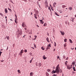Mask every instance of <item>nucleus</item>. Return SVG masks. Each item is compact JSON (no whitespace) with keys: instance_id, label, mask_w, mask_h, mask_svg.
I'll list each match as a JSON object with an SVG mask.
<instances>
[{"instance_id":"nucleus-44","label":"nucleus","mask_w":76,"mask_h":76,"mask_svg":"<svg viewBox=\"0 0 76 76\" xmlns=\"http://www.w3.org/2000/svg\"><path fill=\"white\" fill-rule=\"evenodd\" d=\"M10 1L11 2V3H12L13 4V1H12V0H11V1Z\"/></svg>"},{"instance_id":"nucleus-2","label":"nucleus","mask_w":76,"mask_h":76,"mask_svg":"<svg viewBox=\"0 0 76 76\" xmlns=\"http://www.w3.org/2000/svg\"><path fill=\"white\" fill-rule=\"evenodd\" d=\"M45 4L46 7H48V3H47V1H45Z\"/></svg>"},{"instance_id":"nucleus-51","label":"nucleus","mask_w":76,"mask_h":76,"mask_svg":"<svg viewBox=\"0 0 76 76\" xmlns=\"http://www.w3.org/2000/svg\"><path fill=\"white\" fill-rule=\"evenodd\" d=\"M37 5H38V6H39V4L38 3H37Z\"/></svg>"},{"instance_id":"nucleus-59","label":"nucleus","mask_w":76,"mask_h":76,"mask_svg":"<svg viewBox=\"0 0 76 76\" xmlns=\"http://www.w3.org/2000/svg\"><path fill=\"white\" fill-rule=\"evenodd\" d=\"M36 16H37V12H36Z\"/></svg>"},{"instance_id":"nucleus-50","label":"nucleus","mask_w":76,"mask_h":76,"mask_svg":"<svg viewBox=\"0 0 76 76\" xmlns=\"http://www.w3.org/2000/svg\"><path fill=\"white\" fill-rule=\"evenodd\" d=\"M8 48H9V47H7V49L6 50H8Z\"/></svg>"},{"instance_id":"nucleus-9","label":"nucleus","mask_w":76,"mask_h":76,"mask_svg":"<svg viewBox=\"0 0 76 76\" xmlns=\"http://www.w3.org/2000/svg\"><path fill=\"white\" fill-rule=\"evenodd\" d=\"M5 12L6 13H7V8H6L5 9Z\"/></svg>"},{"instance_id":"nucleus-52","label":"nucleus","mask_w":76,"mask_h":76,"mask_svg":"<svg viewBox=\"0 0 76 76\" xmlns=\"http://www.w3.org/2000/svg\"><path fill=\"white\" fill-rule=\"evenodd\" d=\"M18 73H19V69L18 70Z\"/></svg>"},{"instance_id":"nucleus-1","label":"nucleus","mask_w":76,"mask_h":76,"mask_svg":"<svg viewBox=\"0 0 76 76\" xmlns=\"http://www.w3.org/2000/svg\"><path fill=\"white\" fill-rule=\"evenodd\" d=\"M60 69L59 64H58L56 67L55 71L53 70L51 73L52 74H54V73H56L57 74H58L60 73Z\"/></svg>"},{"instance_id":"nucleus-24","label":"nucleus","mask_w":76,"mask_h":76,"mask_svg":"<svg viewBox=\"0 0 76 76\" xmlns=\"http://www.w3.org/2000/svg\"><path fill=\"white\" fill-rule=\"evenodd\" d=\"M41 48L42 50H45V48H43V47H42Z\"/></svg>"},{"instance_id":"nucleus-11","label":"nucleus","mask_w":76,"mask_h":76,"mask_svg":"<svg viewBox=\"0 0 76 76\" xmlns=\"http://www.w3.org/2000/svg\"><path fill=\"white\" fill-rule=\"evenodd\" d=\"M46 76H49V74L48 72H46Z\"/></svg>"},{"instance_id":"nucleus-6","label":"nucleus","mask_w":76,"mask_h":76,"mask_svg":"<svg viewBox=\"0 0 76 76\" xmlns=\"http://www.w3.org/2000/svg\"><path fill=\"white\" fill-rule=\"evenodd\" d=\"M43 58L44 59V60H45V59H47V57H45V55H44L43 56Z\"/></svg>"},{"instance_id":"nucleus-22","label":"nucleus","mask_w":76,"mask_h":76,"mask_svg":"<svg viewBox=\"0 0 76 76\" xmlns=\"http://www.w3.org/2000/svg\"><path fill=\"white\" fill-rule=\"evenodd\" d=\"M69 41L70 42V43H73V42H72V40L71 39H69Z\"/></svg>"},{"instance_id":"nucleus-26","label":"nucleus","mask_w":76,"mask_h":76,"mask_svg":"<svg viewBox=\"0 0 76 76\" xmlns=\"http://www.w3.org/2000/svg\"><path fill=\"white\" fill-rule=\"evenodd\" d=\"M67 22H68V21L67 20H66L65 22V24L66 25H67Z\"/></svg>"},{"instance_id":"nucleus-8","label":"nucleus","mask_w":76,"mask_h":76,"mask_svg":"<svg viewBox=\"0 0 76 76\" xmlns=\"http://www.w3.org/2000/svg\"><path fill=\"white\" fill-rule=\"evenodd\" d=\"M67 69L69 70L70 69H72V67H70V66H67Z\"/></svg>"},{"instance_id":"nucleus-39","label":"nucleus","mask_w":76,"mask_h":76,"mask_svg":"<svg viewBox=\"0 0 76 76\" xmlns=\"http://www.w3.org/2000/svg\"><path fill=\"white\" fill-rule=\"evenodd\" d=\"M0 15H1V16H3V14H2V13H0Z\"/></svg>"},{"instance_id":"nucleus-4","label":"nucleus","mask_w":76,"mask_h":76,"mask_svg":"<svg viewBox=\"0 0 76 76\" xmlns=\"http://www.w3.org/2000/svg\"><path fill=\"white\" fill-rule=\"evenodd\" d=\"M60 32L61 33V34L62 35H64V32H63V31H60Z\"/></svg>"},{"instance_id":"nucleus-16","label":"nucleus","mask_w":76,"mask_h":76,"mask_svg":"<svg viewBox=\"0 0 76 76\" xmlns=\"http://www.w3.org/2000/svg\"><path fill=\"white\" fill-rule=\"evenodd\" d=\"M38 66L39 67H40V66H41V63H39L38 64Z\"/></svg>"},{"instance_id":"nucleus-64","label":"nucleus","mask_w":76,"mask_h":76,"mask_svg":"<svg viewBox=\"0 0 76 76\" xmlns=\"http://www.w3.org/2000/svg\"><path fill=\"white\" fill-rule=\"evenodd\" d=\"M37 16H38V17H39V15H37Z\"/></svg>"},{"instance_id":"nucleus-47","label":"nucleus","mask_w":76,"mask_h":76,"mask_svg":"<svg viewBox=\"0 0 76 76\" xmlns=\"http://www.w3.org/2000/svg\"><path fill=\"white\" fill-rule=\"evenodd\" d=\"M60 58V57L58 56H57V58Z\"/></svg>"},{"instance_id":"nucleus-46","label":"nucleus","mask_w":76,"mask_h":76,"mask_svg":"<svg viewBox=\"0 0 76 76\" xmlns=\"http://www.w3.org/2000/svg\"><path fill=\"white\" fill-rule=\"evenodd\" d=\"M20 56H22V53H20Z\"/></svg>"},{"instance_id":"nucleus-20","label":"nucleus","mask_w":76,"mask_h":76,"mask_svg":"<svg viewBox=\"0 0 76 76\" xmlns=\"http://www.w3.org/2000/svg\"><path fill=\"white\" fill-rule=\"evenodd\" d=\"M47 23H45L43 25L44 26H47Z\"/></svg>"},{"instance_id":"nucleus-48","label":"nucleus","mask_w":76,"mask_h":76,"mask_svg":"<svg viewBox=\"0 0 76 76\" xmlns=\"http://www.w3.org/2000/svg\"><path fill=\"white\" fill-rule=\"evenodd\" d=\"M67 23L68 24V25H69V22H68Z\"/></svg>"},{"instance_id":"nucleus-27","label":"nucleus","mask_w":76,"mask_h":76,"mask_svg":"<svg viewBox=\"0 0 76 76\" xmlns=\"http://www.w3.org/2000/svg\"><path fill=\"white\" fill-rule=\"evenodd\" d=\"M48 47H51V44H50V45H48Z\"/></svg>"},{"instance_id":"nucleus-13","label":"nucleus","mask_w":76,"mask_h":76,"mask_svg":"<svg viewBox=\"0 0 76 76\" xmlns=\"http://www.w3.org/2000/svg\"><path fill=\"white\" fill-rule=\"evenodd\" d=\"M69 10H72V7H70L69 8Z\"/></svg>"},{"instance_id":"nucleus-36","label":"nucleus","mask_w":76,"mask_h":76,"mask_svg":"<svg viewBox=\"0 0 76 76\" xmlns=\"http://www.w3.org/2000/svg\"><path fill=\"white\" fill-rule=\"evenodd\" d=\"M32 62V60H31L30 61V63H31Z\"/></svg>"},{"instance_id":"nucleus-17","label":"nucleus","mask_w":76,"mask_h":76,"mask_svg":"<svg viewBox=\"0 0 76 76\" xmlns=\"http://www.w3.org/2000/svg\"><path fill=\"white\" fill-rule=\"evenodd\" d=\"M55 14L57 16H59V15H58V14L56 12H55Z\"/></svg>"},{"instance_id":"nucleus-30","label":"nucleus","mask_w":76,"mask_h":76,"mask_svg":"<svg viewBox=\"0 0 76 76\" xmlns=\"http://www.w3.org/2000/svg\"><path fill=\"white\" fill-rule=\"evenodd\" d=\"M47 71L48 72H50V69H47Z\"/></svg>"},{"instance_id":"nucleus-58","label":"nucleus","mask_w":76,"mask_h":76,"mask_svg":"<svg viewBox=\"0 0 76 76\" xmlns=\"http://www.w3.org/2000/svg\"><path fill=\"white\" fill-rule=\"evenodd\" d=\"M55 50H56V49H55L53 50V51H55Z\"/></svg>"},{"instance_id":"nucleus-28","label":"nucleus","mask_w":76,"mask_h":76,"mask_svg":"<svg viewBox=\"0 0 76 76\" xmlns=\"http://www.w3.org/2000/svg\"><path fill=\"white\" fill-rule=\"evenodd\" d=\"M67 39H64V42H67Z\"/></svg>"},{"instance_id":"nucleus-42","label":"nucleus","mask_w":76,"mask_h":76,"mask_svg":"<svg viewBox=\"0 0 76 76\" xmlns=\"http://www.w3.org/2000/svg\"><path fill=\"white\" fill-rule=\"evenodd\" d=\"M49 47H48V46L47 47V49H49Z\"/></svg>"},{"instance_id":"nucleus-3","label":"nucleus","mask_w":76,"mask_h":76,"mask_svg":"<svg viewBox=\"0 0 76 76\" xmlns=\"http://www.w3.org/2000/svg\"><path fill=\"white\" fill-rule=\"evenodd\" d=\"M22 26H23V27H26V25H25V24L24 22H23V23Z\"/></svg>"},{"instance_id":"nucleus-14","label":"nucleus","mask_w":76,"mask_h":76,"mask_svg":"<svg viewBox=\"0 0 76 76\" xmlns=\"http://www.w3.org/2000/svg\"><path fill=\"white\" fill-rule=\"evenodd\" d=\"M75 62H73L72 63V65H73V66H75Z\"/></svg>"},{"instance_id":"nucleus-18","label":"nucleus","mask_w":76,"mask_h":76,"mask_svg":"<svg viewBox=\"0 0 76 76\" xmlns=\"http://www.w3.org/2000/svg\"><path fill=\"white\" fill-rule=\"evenodd\" d=\"M20 35H22V30H20Z\"/></svg>"},{"instance_id":"nucleus-33","label":"nucleus","mask_w":76,"mask_h":76,"mask_svg":"<svg viewBox=\"0 0 76 76\" xmlns=\"http://www.w3.org/2000/svg\"><path fill=\"white\" fill-rule=\"evenodd\" d=\"M24 52H25L26 53L27 52V50L25 49L24 50Z\"/></svg>"},{"instance_id":"nucleus-12","label":"nucleus","mask_w":76,"mask_h":76,"mask_svg":"<svg viewBox=\"0 0 76 76\" xmlns=\"http://www.w3.org/2000/svg\"><path fill=\"white\" fill-rule=\"evenodd\" d=\"M6 38L8 40H9V36H6Z\"/></svg>"},{"instance_id":"nucleus-40","label":"nucleus","mask_w":76,"mask_h":76,"mask_svg":"<svg viewBox=\"0 0 76 76\" xmlns=\"http://www.w3.org/2000/svg\"><path fill=\"white\" fill-rule=\"evenodd\" d=\"M34 47H35V48H37V47H36V45H35V44H34Z\"/></svg>"},{"instance_id":"nucleus-15","label":"nucleus","mask_w":76,"mask_h":76,"mask_svg":"<svg viewBox=\"0 0 76 76\" xmlns=\"http://www.w3.org/2000/svg\"><path fill=\"white\" fill-rule=\"evenodd\" d=\"M54 4H56V3L55 2V3H54V4H53V7H56V5H54Z\"/></svg>"},{"instance_id":"nucleus-43","label":"nucleus","mask_w":76,"mask_h":76,"mask_svg":"<svg viewBox=\"0 0 76 76\" xmlns=\"http://www.w3.org/2000/svg\"><path fill=\"white\" fill-rule=\"evenodd\" d=\"M34 37H35V38L36 39L37 37V36H34Z\"/></svg>"},{"instance_id":"nucleus-25","label":"nucleus","mask_w":76,"mask_h":76,"mask_svg":"<svg viewBox=\"0 0 76 76\" xmlns=\"http://www.w3.org/2000/svg\"><path fill=\"white\" fill-rule=\"evenodd\" d=\"M73 69L74 70V71L75 72L76 71V69H75V67H73Z\"/></svg>"},{"instance_id":"nucleus-60","label":"nucleus","mask_w":76,"mask_h":76,"mask_svg":"<svg viewBox=\"0 0 76 76\" xmlns=\"http://www.w3.org/2000/svg\"><path fill=\"white\" fill-rule=\"evenodd\" d=\"M5 19H7V16L5 17Z\"/></svg>"},{"instance_id":"nucleus-62","label":"nucleus","mask_w":76,"mask_h":76,"mask_svg":"<svg viewBox=\"0 0 76 76\" xmlns=\"http://www.w3.org/2000/svg\"><path fill=\"white\" fill-rule=\"evenodd\" d=\"M26 35H25V36H24L23 37V38H24V37H25V36H26Z\"/></svg>"},{"instance_id":"nucleus-56","label":"nucleus","mask_w":76,"mask_h":76,"mask_svg":"<svg viewBox=\"0 0 76 76\" xmlns=\"http://www.w3.org/2000/svg\"><path fill=\"white\" fill-rule=\"evenodd\" d=\"M31 48H33V49H34V48H33V47H31Z\"/></svg>"},{"instance_id":"nucleus-38","label":"nucleus","mask_w":76,"mask_h":76,"mask_svg":"<svg viewBox=\"0 0 76 76\" xmlns=\"http://www.w3.org/2000/svg\"><path fill=\"white\" fill-rule=\"evenodd\" d=\"M34 17H35V19H37V16H36V15H35L34 16Z\"/></svg>"},{"instance_id":"nucleus-54","label":"nucleus","mask_w":76,"mask_h":76,"mask_svg":"<svg viewBox=\"0 0 76 76\" xmlns=\"http://www.w3.org/2000/svg\"><path fill=\"white\" fill-rule=\"evenodd\" d=\"M37 26L38 28H39V26H38V25H37Z\"/></svg>"},{"instance_id":"nucleus-32","label":"nucleus","mask_w":76,"mask_h":76,"mask_svg":"<svg viewBox=\"0 0 76 76\" xmlns=\"http://www.w3.org/2000/svg\"><path fill=\"white\" fill-rule=\"evenodd\" d=\"M8 10L10 11V12H11V11H12V10H11V9H10V8H8Z\"/></svg>"},{"instance_id":"nucleus-53","label":"nucleus","mask_w":76,"mask_h":76,"mask_svg":"<svg viewBox=\"0 0 76 76\" xmlns=\"http://www.w3.org/2000/svg\"><path fill=\"white\" fill-rule=\"evenodd\" d=\"M66 60H68V58H66Z\"/></svg>"},{"instance_id":"nucleus-61","label":"nucleus","mask_w":76,"mask_h":76,"mask_svg":"<svg viewBox=\"0 0 76 76\" xmlns=\"http://www.w3.org/2000/svg\"><path fill=\"white\" fill-rule=\"evenodd\" d=\"M1 61V62H3V61Z\"/></svg>"},{"instance_id":"nucleus-31","label":"nucleus","mask_w":76,"mask_h":76,"mask_svg":"<svg viewBox=\"0 0 76 76\" xmlns=\"http://www.w3.org/2000/svg\"><path fill=\"white\" fill-rule=\"evenodd\" d=\"M65 64L66 65V64H67V61H66L65 62Z\"/></svg>"},{"instance_id":"nucleus-37","label":"nucleus","mask_w":76,"mask_h":76,"mask_svg":"<svg viewBox=\"0 0 76 76\" xmlns=\"http://www.w3.org/2000/svg\"><path fill=\"white\" fill-rule=\"evenodd\" d=\"M2 52H0V56H1V53H2Z\"/></svg>"},{"instance_id":"nucleus-19","label":"nucleus","mask_w":76,"mask_h":76,"mask_svg":"<svg viewBox=\"0 0 76 76\" xmlns=\"http://www.w3.org/2000/svg\"><path fill=\"white\" fill-rule=\"evenodd\" d=\"M23 51H24L23 50H21L20 52L21 54H22V53H23Z\"/></svg>"},{"instance_id":"nucleus-55","label":"nucleus","mask_w":76,"mask_h":76,"mask_svg":"<svg viewBox=\"0 0 76 76\" xmlns=\"http://www.w3.org/2000/svg\"><path fill=\"white\" fill-rule=\"evenodd\" d=\"M31 15H32V12H31Z\"/></svg>"},{"instance_id":"nucleus-10","label":"nucleus","mask_w":76,"mask_h":76,"mask_svg":"<svg viewBox=\"0 0 76 76\" xmlns=\"http://www.w3.org/2000/svg\"><path fill=\"white\" fill-rule=\"evenodd\" d=\"M46 40L48 42H50V41H49V39H48V37H47L46 38Z\"/></svg>"},{"instance_id":"nucleus-34","label":"nucleus","mask_w":76,"mask_h":76,"mask_svg":"<svg viewBox=\"0 0 76 76\" xmlns=\"http://www.w3.org/2000/svg\"><path fill=\"white\" fill-rule=\"evenodd\" d=\"M55 45V47H56V42H54Z\"/></svg>"},{"instance_id":"nucleus-57","label":"nucleus","mask_w":76,"mask_h":76,"mask_svg":"<svg viewBox=\"0 0 76 76\" xmlns=\"http://www.w3.org/2000/svg\"><path fill=\"white\" fill-rule=\"evenodd\" d=\"M24 29H25V30H26V28H25Z\"/></svg>"},{"instance_id":"nucleus-7","label":"nucleus","mask_w":76,"mask_h":76,"mask_svg":"<svg viewBox=\"0 0 76 76\" xmlns=\"http://www.w3.org/2000/svg\"><path fill=\"white\" fill-rule=\"evenodd\" d=\"M34 75V73L32 72H31L30 73V76H33Z\"/></svg>"},{"instance_id":"nucleus-21","label":"nucleus","mask_w":76,"mask_h":76,"mask_svg":"<svg viewBox=\"0 0 76 76\" xmlns=\"http://www.w3.org/2000/svg\"><path fill=\"white\" fill-rule=\"evenodd\" d=\"M62 8H64V7H66V6L65 5H62Z\"/></svg>"},{"instance_id":"nucleus-49","label":"nucleus","mask_w":76,"mask_h":76,"mask_svg":"<svg viewBox=\"0 0 76 76\" xmlns=\"http://www.w3.org/2000/svg\"><path fill=\"white\" fill-rule=\"evenodd\" d=\"M15 22L16 23H17V22H16V20H15Z\"/></svg>"},{"instance_id":"nucleus-45","label":"nucleus","mask_w":76,"mask_h":76,"mask_svg":"<svg viewBox=\"0 0 76 76\" xmlns=\"http://www.w3.org/2000/svg\"><path fill=\"white\" fill-rule=\"evenodd\" d=\"M60 13H62V11H60Z\"/></svg>"},{"instance_id":"nucleus-63","label":"nucleus","mask_w":76,"mask_h":76,"mask_svg":"<svg viewBox=\"0 0 76 76\" xmlns=\"http://www.w3.org/2000/svg\"><path fill=\"white\" fill-rule=\"evenodd\" d=\"M75 18H76V15H75Z\"/></svg>"},{"instance_id":"nucleus-5","label":"nucleus","mask_w":76,"mask_h":76,"mask_svg":"<svg viewBox=\"0 0 76 76\" xmlns=\"http://www.w3.org/2000/svg\"><path fill=\"white\" fill-rule=\"evenodd\" d=\"M40 22V23H42V24H43L44 23V21H43L42 20H39Z\"/></svg>"},{"instance_id":"nucleus-41","label":"nucleus","mask_w":76,"mask_h":76,"mask_svg":"<svg viewBox=\"0 0 76 76\" xmlns=\"http://www.w3.org/2000/svg\"><path fill=\"white\" fill-rule=\"evenodd\" d=\"M32 53H30V55L31 56V55H32Z\"/></svg>"},{"instance_id":"nucleus-35","label":"nucleus","mask_w":76,"mask_h":76,"mask_svg":"<svg viewBox=\"0 0 76 76\" xmlns=\"http://www.w3.org/2000/svg\"><path fill=\"white\" fill-rule=\"evenodd\" d=\"M52 76H57V75L55 74H54L53 75H52Z\"/></svg>"},{"instance_id":"nucleus-23","label":"nucleus","mask_w":76,"mask_h":76,"mask_svg":"<svg viewBox=\"0 0 76 76\" xmlns=\"http://www.w3.org/2000/svg\"><path fill=\"white\" fill-rule=\"evenodd\" d=\"M71 20H72V21L73 22V20H74L73 19V18H71V19H70Z\"/></svg>"},{"instance_id":"nucleus-29","label":"nucleus","mask_w":76,"mask_h":76,"mask_svg":"<svg viewBox=\"0 0 76 76\" xmlns=\"http://www.w3.org/2000/svg\"><path fill=\"white\" fill-rule=\"evenodd\" d=\"M67 45H66V44H65L64 45V47H65H65H66Z\"/></svg>"}]
</instances>
